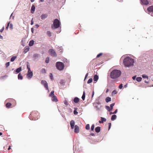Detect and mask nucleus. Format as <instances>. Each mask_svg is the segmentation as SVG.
Wrapping results in <instances>:
<instances>
[{
  "label": "nucleus",
  "mask_w": 153,
  "mask_h": 153,
  "mask_svg": "<svg viewBox=\"0 0 153 153\" xmlns=\"http://www.w3.org/2000/svg\"><path fill=\"white\" fill-rule=\"evenodd\" d=\"M60 84L62 85H65V82L64 80H61L60 82Z\"/></svg>",
  "instance_id": "31"
},
{
  "label": "nucleus",
  "mask_w": 153,
  "mask_h": 153,
  "mask_svg": "<svg viewBox=\"0 0 153 153\" xmlns=\"http://www.w3.org/2000/svg\"><path fill=\"white\" fill-rule=\"evenodd\" d=\"M123 85L122 84H120L119 86V88L120 89H121L123 88Z\"/></svg>",
  "instance_id": "50"
},
{
  "label": "nucleus",
  "mask_w": 153,
  "mask_h": 153,
  "mask_svg": "<svg viewBox=\"0 0 153 153\" xmlns=\"http://www.w3.org/2000/svg\"><path fill=\"white\" fill-rule=\"evenodd\" d=\"M85 128L87 130H89L90 129V125L89 124H87L85 126Z\"/></svg>",
  "instance_id": "36"
},
{
  "label": "nucleus",
  "mask_w": 153,
  "mask_h": 153,
  "mask_svg": "<svg viewBox=\"0 0 153 153\" xmlns=\"http://www.w3.org/2000/svg\"><path fill=\"white\" fill-rule=\"evenodd\" d=\"M10 65V62H7L5 64L6 67L7 68Z\"/></svg>",
  "instance_id": "45"
},
{
  "label": "nucleus",
  "mask_w": 153,
  "mask_h": 153,
  "mask_svg": "<svg viewBox=\"0 0 153 153\" xmlns=\"http://www.w3.org/2000/svg\"><path fill=\"white\" fill-rule=\"evenodd\" d=\"M59 51L61 52H62L63 51V49L62 48V47H59L58 46Z\"/></svg>",
  "instance_id": "43"
},
{
  "label": "nucleus",
  "mask_w": 153,
  "mask_h": 153,
  "mask_svg": "<svg viewBox=\"0 0 153 153\" xmlns=\"http://www.w3.org/2000/svg\"><path fill=\"white\" fill-rule=\"evenodd\" d=\"M79 101V99L77 97H75L74 99V102L75 103H78Z\"/></svg>",
  "instance_id": "22"
},
{
  "label": "nucleus",
  "mask_w": 153,
  "mask_h": 153,
  "mask_svg": "<svg viewBox=\"0 0 153 153\" xmlns=\"http://www.w3.org/2000/svg\"><path fill=\"white\" fill-rule=\"evenodd\" d=\"M141 4L143 5H146L149 4V2L147 0H141Z\"/></svg>",
  "instance_id": "10"
},
{
  "label": "nucleus",
  "mask_w": 153,
  "mask_h": 153,
  "mask_svg": "<svg viewBox=\"0 0 153 153\" xmlns=\"http://www.w3.org/2000/svg\"><path fill=\"white\" fill-rule=\"evenodd\" d=\"M99 79V76L97 74L95 75L94 76L93 78V80L97 82Z\"/></svg>",
  "instance_id": "18"
},
{
  "label": "nucleus",
  "mask_w": 153,
  "mask_h": 153,
  "mask_svg": "<svg viewBox=\"0 0 153 153\" xmlns=\"http://www.w3.org/2000/svg\"><path fill=\"white\" fill-rule=\"evenodd\" d=\"M34 43V41L33 40L30 41L29 42V45L30 46H32Z\"/></svg>",
  "instance_id": "23"
},
{
  "label": "nucleus",
  "mask_w": 153,
  "mask_h": 153,
  "mask_svg": "<svg viewBox=\"0 0 153 153\" xmlns=\"http://www.w3.org/2000/svg\"><path fill=\"white\" fill-rule=\"evenodd\" d=\"M117 116L115 114L113 115L111 117V120L112 121H114L117 118Z\"/></svg>",
  "instance_id": "21"
},
{
  "label": "nucleus",
  "mask_w": 153,
  "mask_h": 153,
  "mask_svg": "<svg viewBox=\"0 0 153 153\" xmlns=\"http://www.w3.org/2000/svg\"><path fill=\"white\" fill-rule=\"evenodd\" d=\"M16 57H17L16 56H12L10 59V61L11 62H13L14 61V60L16 58Z\"/></svg>",
  "instance_id": "29"
},
{
  "label": "nucleus",
  "mask_w": 153,
  "mask_h": 153,
  "mask_svg": "<svg viewBox=\"0 0 153 153\" xmlns=\"http://www.w3.org/2000/svg\"><path fill=\"white\" fill-rule=\"evenodd\" d=\"M11 103L10 102H7L6 104V107H7L9 108L10 107L11 105Z\"/></svg>",
  "instance_id": "40"
},
{
  "label": "nucleus",
  "mask_w": 153,
  "mask_h": 153,
  "mask_svg": "<svg viewBox=\"0 0 153 153\" xmlns=\"http://www.w3.org/2000/svg\"><path fill=\"white\" fill-rule=\"evenodd\" d=\"M136 76H134L132 77V79H133V80H135L136 79Z\"/></svg>",
  "instance_id": "62"
},
{
  "label": "nucleus",
  "mask_w": 153,
  "mask_h": 153,
  "mask_svg": "<svg viewBox=\"0 0 153 153\" xmlns=\"http://www.w3.org/2000/svg\"><path fill=\"white\" fill-rule=\"evenodd\" d=\"M92 78H91L88 80L87 82V83L88 84H89V83H91L92 82Z\"/></svg>",
  "instance_id": "42"
},
{
  "label": "nucleus",
  "mask_w": 153,
  "mask_h": 153,
  "mask_svg": "<svg viewBox=\"0 0 153 153\" xmlns=\"http://www.w3.org/2000/svg\"><path fill=\"white\" fill-rule=\"evenodd\" d=\"M94 105H101V103L99 101H98L97 102L95 103H94Z\"/></svg>",
  "instance_id": "44"
},
{
  "label": "nucleus",
  "mask_w": 153,
  "mask_h": 153,
  "mask_svg": "<svg viewBox=\"0 0 153 153\" xmlns=\"http://www.w3.org/2000/svg\"><path fill=\"white\" fill-rule=\"evenodd\" d=\"M48 15L46 14H42L41 16V19H45L48 17Z\"/></svg>",
  "instance_id": "13"
},
{
  "label": "nucleus",
  "mask_w": 153,
  "mask_h": 153,
  "mask_svg": "<svg viewBox=\"0 0 153 153\" xmlns=\"http://www.w3.org/2000/svg\"><path fill=\"white\" fill-rule=\"evenodd\" d=\"M39 27V25L38 24H36L35 25V26H34L36 28H38Z\"/></svg>",
  "instance_id": "59"
},
{
  "label": "nucleus",
  "mask_w": 153,
  "mask_h": 153,
  "mask_svg": "<svg viewBox=\"0 0 153 153\" xmlns=\"http://www.w3.org/2000/svg\"><path fill=\"white\" fill-rule=\"evenodd\" d=\"M114 105H115L114 103H112L111 104H110V106L111 107V108H110L111 110H112V109L113 108V107Z\"/></svg>",
  "instance_id": "41"
},
{
  "label": "nucleus",
  "mask_w": 153,
  "mask_h": 153,
  "mask_svg": "<svg viewBox=\"0 0 153 153\" xmlns=\"http://www.w3.org/2000/svg\"><path fill=\"white\" fill-rule=\"evenodd\" d=\"M48 52L52 56L56 57L57 56L56 53L53 49H49L48 50Z\"/></svg>",
  "instance_id": "6"
},
{
  "label": "nucleus",
  "mask_w": 153,
  "mask_h": 153,
  "mask_svg": "<svg viewBox=\"0 0 153 153\" xmlns=\"http://www.w3.org/2000/svg\"><path fill=\"white\" fill-rule=\"evenodd\" d=\"M74 114L75 115H77L78 114V112L77 111V108H74Z\"/></svg>",
  "instance_id": "27"
},
{
  "label": "nucleus",
  "mask_w": 153,
  "mask_h": 153,
  "mask_svg": "<svg viewBox=\"0 0 153 153\" xmlns=\"http://www.w3.org/2000/svg\"><path fill=\"white\" fill-rule=\"evenodd\" d=\"M49 62V57H48L46 58L45 62L47 63H48Z\"/></svg>",
  "instance_id": "38"
},
{
  "label": "nucleus",
  "mask_w": 153,
  "mask_h": 153,
  "mask_svg": "<svg viewBox=\"0 0 153 153\" xmlns=\"http://www.w3.org/2000/svg\"><path fill=\"white\" fill-rule=\"evenodd\" d=\"M35 9V7L34 5H33L31 7V13H33Z\"/></svg>",
  "instance_id": "16"
},
{
  "label": "nucleus",
  "mask_w": 153,
  "mask_h": 153,
  "mask_svg": "<svg viewBox=\"0 0 153 153\" xmlns=\"http://www.w3.org/2000/svg\"><path fill=\"white\" fill-rule=\"evenodd\" d=\"M27 68L28 69H30V65H29V63L28 62H27Z\"/></svg>",
  "instance_id": "48"
},
{
  "label": "nucleus",
  "mask_w": 153,
  "mask_h": 153,
  "mask_svg": "<svg viewBox=\"0 0 153 153\" xmlns=\"http://www.w3.org/2000/svg\"><path fill=\"white\" fill-rule=\"evenodd\" d=\"M142 76L143 78H147V79H148V76L145 74H143L142 75Z\"/></svg>",
  "instance_id": "39"
},
{
  "label": "nucleus",
  "mask_w": 153,
  "mask_h": 153,
  "mask_svg": "<svg viewBox=\"0 0 153 153\" xmlns=\"http://www.w3.org/2000/svg\"><path fill=\"white\" fill-rule=\"evenodd\" d=\"M117 111H118L117 109H116V110H115V111L114 112H113V113H114V114H116L117 112Z\"/></svg>",
  "instance_id": "58"
},
{
  "label": "nucleus",
  "mask_w": 153,
  "mask_h": 153,
  "mask_svg": "<svg viewBox=\"0 0 153 153\" xmlns=\"http://www.w3.org/2000/svg\"><path fill=\"white\" fill-rule=\"evenodd\" d=\"M85 97V91L83 92L82 95V98L83 100H84Z\"/></svg>",
  "instance_id": "26"
},
{
  "label": "nucleus",
  "mask_w": 153,
  "mask_h": 153,
  "mask_svg": "<svg viewBox=\"0 0 153 153\" xmlns=\"http://www.w3.org/2000/svg\"><path fill=\"white\" fill-rule=\"evenodd\" d=\"M147 10L149 12L148 13L149 14L150 12H153V5L147 8Z\"/></svg>",
  "instance_id": "9"
},
{
  "label": "nucleus",
  "mask_w": 153,
  "mask_h": 153,
  "mask_svg": "<svg viewBox=\"0 0 153 153\" xmlns=\"http://www.w3.org/2000/svg\"><path fill=\"white\" fill-rule=\"evenodd\" d=\"M70 124L71 128H74L75 125V122L73 120H72L70 122Z\"/></svg>",
  "instance_id": "15"
},
{
  "label": "nucleus",
  "mask_w": 153,
  "mask_h": 153,
  "mask_svg": "<svg viewBox=\"0 0 153 153\" xmlns=\"http://www.w3.org/2000/svg\"><path fill=\"white\" fill-rule=\"evenodd\" d=\"M64 104L66 106L68 105V101L67 100H65L64 102Z\"/></svg>",
  "instance_id": "46"
},
{
  "label": "nucleus",
  "mask_w": 153,
  "mask_h": 153,
  "mask_svg": "<svg viewBox=\"0 0 153 153\" xmlns=\"http://www.w3.org/2000/svg\"><path fill=\"white\" fill-rule=\"evenodd\" d=\"M41 83L44 86L45 89L46 90H48V91H49L48 83L47 81L45 80H42L41 81Z\"/></svg>",
  "instance_id": "7"
},
{
  "label": "nucleus",
  "mask_w": 153,
  "mask_h": 153,
  "mask_svg": "<svg viewBox=\"0 0 153 153\" xmlns=\"http://www.w3.org/2000/svg\"><path fill=\"white\" fill-rule=\"evenodd\" d=\"M117 92L116 91V90H114V91H113L112 92V94L113 95V94H117Z\"/></svg>",
  "instance_id": "49"
},
{
  "label": "nucleus",
  "mask_w": 153,
  "mask_h": 153,
  "mask_svg": "<svg viewBox=\"0 0 153 153\" xmlns=\"http://www.w3.org/2000/svg\"><path fill=\"white\" fill-rule=\"evenodd\" d=\"M39 56V54H37V53L33 55V57L35 59H36L37 58H38Z\"/></svg>",
  "instance_id": "33"
},
{
  "label": "nucleus",
  "mask_w": 153,
  "mask_h": 153,
  "mask_svg": "<svg viewBox=\"0 0 153 153\" xmlns=\"http://www.w3.org/2000/svg\"><path fill=\"white\" fill-rule=\"evenodd\" d=\"M64 62H67L68 61V59H66L65 58H63L62 60Z\"/></svg>",
  "instance_id": "54"
},
{
  "label": "nucleus",
  "mask_w": 153,
  "mask_h": 153,
  "mask_svg": "<svg viewBox=\"0 0 153 153\" xmlns=\"http://www.w3.org/2000/svg\"><path fill=\"white\" fill-rule=\"evenodd\" d=\"M39 114V113L36 111H33L31 113L30 115L29 116V119L31 120H33V119L32 118V117H33V118H37V119L39 118V117L38 115Z\"/></svg>",
  "instance_id": "4"
},
{
  "label": "nucleus",
  "mask_w": 153,
  "mask_h": 153,
  "mask_svg": "<svg viewBox=\"0 0 153 153\" xmlns=\"http://www.w3.org/2000/svg\"><path fill=\"white\" fill-rule=\"evenodd\" d=\"M4 29V27H3L0 30V32L2 33Z\"/></svg>",
  "instance_id": "56"
},
{
  "label": "nucleus",
  "mask_w": 153,
  "mask_h": 153,
  "mask_svg": "<svg viewBox=\"0 0 153 153\" xmlns=\"http://www.w3.org/2000/svg\"><path fill=\"white\" fill-rule=\"evenodd\" d=\"M74 132L76 133H78L79 132V128L78 126L76 125L75 126Z\"/></svg>",
  "instance_id": "14"
},
{
  "label": "nucleus",
  "mask_w": 153,
  "mask_h": 153,
  "mask_svg": "<svg viewBox=\"0 0 153 153\" xmlns=\"http://www.w3.org/2000/svg\"><path fill=\"white\" fill-rule=\"evenodd\" d=\"M56 67L59 70L62 71L64 69V65L62 62H58L56 63Z\"/></svg>",
  "instance_id": "5"
},
{
  "label": "nucleus",
  "mask_w": 153,
  "mask_h": 153,
  "mask_svg": "<svg viewBox=\"0 0 153 153\" xmlns=\"http://www.w3.org/2000/svg\"><path fill=\"white\" fill-rule=\"evenodd\" d=\"M142 79V78L140 77H137L136 78V80L138 82H140L141 81Z\"/></svg>",
  "instance_id": "28"
},
{
  "label": "nucleus",
  "mask_w": 153,
  "mask_h": 153,
  "mask_svg": "<svg viewBox=\"0 0 153 153\" xmlns=\"http://www.w3.org/2000/svg\"><path fill=\"white\" fill-rule=\"evenodd\" d=\"M121 74L120 71L117 69H114L111 73V78L112 79L117 78L120 76Z\"/></svg>",
  "instance_id": "2"
},
{
  "label": "nucleus",
  "mask_w": 153,
  "mask_h": 153,
  "mask_svg": "<svg viewBox=\"0 0 153 153\" xmlns=\"http://www.w3.org/2000/svg\"><path fill=\"white\" fill-rule=\"evenodd\" d=\"M27 76L28 79H30L33 76V72L27 73Z\"/></svg>",
  "instance_id": "12"
},
{
  "label": "nucleus",
  "mask_w": 153,
  "mask_h": 153,
  "mask_svg": "<svg viewBox=\"0 0 153 153\" xmlns=\"http://www.w3.org/2000/svg\"><path fill=\"white\" fill-rule=\"evenodd\" d=\"M106 102H110L111 100V97H107L105 99Z\"/></svg>",
  "instance_id": "24"
},
{
  "label": "nucleus",
  "mask_w": 153,
  "mask_h": 153,
  "mask_svg": "<svg viewBox=\"0 0 153 153\" xmlns=\"http://www.w3.org/2000/svg\"><path fill=\"white\" fill-rule=\"evenodd\" d=\"M10 24V22H9L7 23V25L6 26V29L7 30L8 29V28L9 26V25Z\"/></svg>",
  "instance_id": "52"
},
{
  "label": "nucleus",
  "mask_w": 153,
  "mask_h": 153,
  "mask_svg": "<svg viewBox=\"0 0 153 153\" xmlns=\"http://www.w3.org/2000/svg\"><path fill=\"white\" fill-rule=\"evenodd\" d=\"M94 91H93V92H92V97H91L92 98H93V97L94 95Z\"/></svg>",
  "instance_id": "63"
},
{
  "label": "nucleus",
  "mask_w": 153,
  "mask_h": 153,
  "mask_svg": "<svg viewBox=\"0 0 153 153\" xmlns=\"http://www.w3.org/2000/svg\"><path fill=\"white\" fill-rule=\"evenodd\" d=\"M50 77L51 80H53V74L52 73H51L50 74Z\"/></svg>",
  "instance_id": "51"
},
{
  "label": "nucleus",
  "mask_w": 153,
  "mask_h": 153,
  "mask_svg": "<svg viewBox=\"0 0 153 153\" xmlns=\"http://www.w3.org/2000/svg\"><path fill=\"white\" fill-rule=\"evenodd\" d=\"M10 28L11 29H13V24L11 23L10 24Z\"/></svg>",
  "instance_id": "55"
},
{
  "label": "nucleus",
  "mask_w": 153,
  "mask_h": 153,
  "mask_svg": "<svg viewBox=\"0 0 153 153\" xmlns=\"http://www.w3.org/2000/svg\"><path fill=\"white\" fill-rule=\"evenodd\" d=\"M94 124H93L91 127V129L92 131H93L94 130Z\"/></svg>",
  "instance_id": "53"
},
{
  "label": "nucleus",
  "mask_w": 153,
  "mask_h": 153,
  "mask_svg": "<svg viewBox=\"0 0 153 153\" xmlns=\"http://www.w3.org/2000/svg\"><path fill=\"white\" fill-rule=\"evenodd\" d=\"M28 73H30V72H33L32 71H31L30 70V69H28Z\"/></svg>",
  "instance_id": "61"
},
{
  "label": "nucleus",
  "mask_w": 153,
  "mask_h": 153,
  "mask_svg": "<svg viewBox=\"0 0 153 153\" xmlns=\"http://www.w3.org/2000/svg\"><path fill=\"white\" fill-rule=\"evenodd\" d=\"M94 105L96 109V110L97 111H99L100 110L102 106L101 105Z\"/></svg>",
  "instance_id": "8"
},
{
  "label": "nucleus",
  "mask_w": 153,
  "mask_h": 153,
  "mask_svg": "<svg viewBox=\"0 0 153 153\" xmlns=\"http://www.w3.org/2000/svg\"><path fill=\"white\" fill-rule=\"evenodd\" d=\"M54 91H52L50 94L49 95V96L50 97H51L53 96L54 95H54Z\"/></svg>",
  "instance_id": "32"
},
{
  "label": "nucleus",
  "mask_w": 153,
  "mask_h": 153,
  "mask_svg": "<svg viewBox=\"0 0 153 153\" xmlns=\"http://www.w3.org/2000/svg\"><path fill=\"white\" fill-rule=\"evenodd\" d=\"M31 32L32 33H33V32H34V29H33V27L31 28Z\"/></svg>",
  "instance_id": "60"
},
{
  "label": "nucleus",
  "mask_w": 153,
  "mask_h": 153,
  "mask_svg": "<svg viewBox=\"0 0 153 153\" xmlns=\"http://www.w3.org/2000/svg\"><path fill=\"white\" fill-rule=\"evenodd\" d=\"M52 101L54 102H56L58 101V99L54 95L51 97Z\"/></svg>",
  "instance_id": "11"
},
{
  "label": "nucleus",
  "mask_w": 153,
  "mask_h": 153,
  "mask_svg": "<svg viewBox=\"0 0 153 153\" xmlns=\"http://www.w3.org/2000/svg\"><path fill=\"white\" fill-rule=\"evenodd\" d=\"M121 60H123V63L126 67L129 68L134 65V60L129 56L123 55L121 58Z\"/></svg>",
  "instance_id": "1"
},
{
  "label": "nucleus",
  "mask_w": 153,
  "mask_h": 153,
  "mask_svg": "<svg viewBox=\"0 0 153 153\" xmlns=\"http://www.w3.org/2000/svg\"><path fill=\"white\" fill-rule=\"evenodd\" d=\"M41 72V73L42 74L46 73V70L44 68L42 69Z\"/></svg>",
  "instance_id": "30"
},
{
  "label": "nucleus",
  "mask_w": 153,
  "mask_h": 153,
  "mask_svg": "<svg viewBox=\"0 0 153 153\" xmlns=\"http://www.w3.org/2000/svg\"><path fill=\"white\" fill-rule=\"evenodd\" d=\"M101 120H102V122L103 123L104 122H105L106 120V118L103 117H101Z\"/></svg>",
  "instance_id": "34"
},
{
  "label": "nucleus",
  "mask_w": 153,
  "mask_h": 153,
  "mask_svg": "<svg viewBox=\"0 0 153 153\" xmlns=\"http://www.w3.org/2000/svg\"><path fill=\"white\" fill-rule=\"evenodd\" d=\"M102 54H103V53H99V54H98L97 55V57H96V58H99V57H100V56H102Z\"/></svg>",
  "instance_id": "47"
},
{
  "label": "nucleus",
  "mask_w": 153,
  "mask_h": 153,
  "mask_svg": "<svg viewBox=\"0 0 153 153\" xmlns=\"http://www.w3.org/2000/svg\"><path fill=\"white\" fill-rule=\"evenodd\" d=\"M22 69L21 67H20L17 68L15 71L16 73H18L22 71Z\"/></svg>",
  "instance_id": "20"
},
{
  "label": "nucleus",
  "mask_w": 153,
  "mask_h": 153,
  "mask_svg": "<svg viewBox=\"0 0 153 153\" xmlns=\"http://www.w3.org/2000/svg\"><path fill=\"white\" fill-rule=\"evenodd\" d=\"M128 86V84H126L124 86V87L125 88H126Z\"/></svg>",
  "instance_id": "64"
},
{
  "label": "nucleus",
  "mask_w": 153,
  "mask_h": 153,
  "mask_svg": "<svg viewBox=\"0 0 153 153\" xmlns=\"http://www.w3.org/2000/svg\"><path fill=\"white\" fill-rule=\"evenodd\" d=\"M101 130V128L100 127L98 126L97 127H96L95 129V131L97 133H99V132Z\"/></svg>",
  "instance_id": "17"
},
{
  "label": "nucleus",
  "mask_w": 153,
  "mask_h": 153,
  "mask_svg": "<svg viewBox=\"0 0 153 153\" xmlns=\"http://www.w3.org/2000/svg\"><path fill=\"white\" fill-rule=\"evenodd\" d=\"M33 19L32 18L31 21V25H33Z\"/></svg>",
  "instance_id": "57"
},
{
  "label": "nucleus",
  "mask_w": 153,
  "mask_h": 153,
  "mask_svg": "<svg viewBox=\"0 0 153 153\" xmlns=\"http://www.w3.org/2000/svg\"><path fill=\"white\" fill-rule=\"evenodd\" d=\"M47 34L49 37H51L52 35L51 32L49 31H47Z\"/></svg>",
  "instance_id": "37"
},
{
  "label": "nucleus",
  "mask_w": 153,
  "mask_h": 153,
  "mask_svg": "<svg viewBox=\"0 0 153 153\" xmlns=\"http://www.w3.org/2000/svg\"><path fill=\"white\" fill-rule=\"evenodd\" d=\"M30 48L28 46H26L25 48V50H24V52L25 53H27L29 50Z\"/></svg>",
  "instance_id": "19"
},
{
  "label": "nucleus",
  "mask_w": 153,
  "mask_h": 153,
  "mask_svg": "<svg viewBox=\"0 0 153 153\" xmlns=\"http://www.w3.org/2000/svg\"><path fill=\"white\" fill-rule=\"evenodd\" d=\"M105 108L108 111H110L111 110V108L110 107L107 105H106L105 106Z\"/></svg>",
  "instance_id": "35"
},
{
  "label": "nucleus",
  "mask_w": 153,
  "mask_h": 153,
  "mask_svg": "<svg viewBox=\"0 0 153 153\" xmlns=\"http://www.w3.org/2000/svg\"><path fill=\"white\" fill-rule=\"evenodd\" d=\"M61 24L60 22L57 19H55L53 21V25L51 26V28L53 29L57 28L60 27Z\"/></svg>",
  "instance_id": "3"
},
{
  "label": "nucleus",
  "mask_w": 153,
  "mask_h": 153,
  "mask_svg": "<svg viewBox=\"0 0 153 153\" xmlns=\"http://www.w3.org/2000/svg\"><path fill=\"white\" fill-rule=\"evenodd\" d=\"M18 78L20 80H22L23 79V76L21 73H20L18 74Z\"/></svg>",
  "instance_id": "25"
}]
</instances>
